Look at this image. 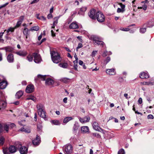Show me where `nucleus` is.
I'll use <instances>...</instances> for the list:
<instances>
[{"mask_svg": "<svg viewBox=\"0 0 154 154\" xmlns=\"http://www.w3.org/2000/svg\"><path fill=\"white\" fill-rule=\"evenodd\" d=\"M37 107L38 109V114L40 117L43 118L45 120L47 119L46 112L44 110V106L42 104H39L37 105Z\"/></svg>", "mask_w": 154, "mask_h": 154, "instance_id": "nucleus-1", "label": "nucleus"}, {"mask_svg": "<svg viewBox=\"0 0 154 154\" xmlns=\"http://www.w3.org/2000/svg\"><path fill=\"white\" fill-rule=\"evenodd\" d=\"M51 56L52 61L55 63H58L62 60L61 57L59 54L54 51L52 52Z\"/></svg>", "mask_w": 154, "mask_h": 154, "instance_id": "nucleus-2", "label": "nucleus"}, {"mask_svg": "<svg viewBox=\"0 0 154 154\" xmlns=\"http://www.w3.org/2000/svg\"><path fill=\"white\" fill-rule=\"evenodd\" d=\"M63 150L65 153L70 154L72 152V147L71 145L68 144L64 146Z\"/></svg>", "mask_w": 154, "mask_h": 154, "instance_id": "nucleus-3", "label": "nucleus"}, {"mask_svg": "<svg viewBox=\"0 0 154 154\" xmlns=\"http://www.w3.org/2000/svg\"><path fill=\"white\" fill-rule=\"evenodd\" d=\"M32 56L34 58V61L35 63H41L42 60L39 54L35 52L33 53Z\"/></svg>", "mask_w": 154, "mask_h": 154, "instance_id": "nucleus-4", "label": "nucleus"}, {"mask_svg": "<svg viewBox=\"0 0 154 154\" xmlns=\"http://www.w3.org/2000/svg\"><path fill=\"white\" fill-rule=\"evenodd\" d=\"M96 19L99 22H103L105 19L104 15L100 11H98L97 12Z\"/></svg>", "mask_w": 154, "mask_h": 154, "instance_id": "nucleus-5", "label": "nucleus"}, {"mask_svg": "<svg viewBox=\"0 0 154 154\" xmlns=\"http://www.w3.org/2000/svg\"><path fill=\"white\" fill-rule=\"evenodd\" d=\"M94 9H91L88 13V15L89 17L93 20L96 19L97 12Z\"/></svg>", "mask_w": 154, "mask_h": 154, "instance_id": "nucleus-6", "label": "nucleus"}, {"mask_svg": "<svg viewBox=\"0 0 154 154\" xmlns=\"http://www.w3.org/2000/svg\"><path fill=\"white\" fill-rule=\"evenodd\" d=\"M34 91V86L32 85H28L26 87V91L27 93H31Z\"/></svg>", "mask_w": 154, "mask_h": 154, "instance_id": "nucleus-7", "label": "nucleus"}, {"mask_svg": "<svg viewBox=\"0 0 154 154\" xmlns=\"http://www.w3.org/2000/svg\"><path fill=\"white\" fill-rule=\"evenodd\" d=\"M92 126L93 128L96 131H100V130H101L102 131H103V130L101 128L99 127L98 123L96 122H94L93 123Z\"/></svg>", "mask_w": 154, "mask_h": 154, "instance_id": "nucleus-8", "label": "nucleus"}, {"mask_svg": "<svg viewBox=\"0 0 154 154\" xmlns=\"http://www.w3.org/2000/svg\"><path fill=\"white\" fill-rule=\"evenodd\" d=\"M40 138L39 136L37 135L35 139L32 140L33 144L35 146L38 145L40 143Z\"/></svg>", "mask_w": 154, "mask_h": 154, "instance_id": "nucleus-9", "label": "nucleus"}, {"mask_svg": "<svg viewBox=\"0 0 154 154\" xmlns=\"http://www.w3.org/2000/svg\"><path fill=\"white\" fill-rule=\"evenodd\" d=\"M7 59L8 62L10 63H13L14 61V55L11 54H10L7 56Z\"/></svg>", "mask_w": 154, "mask_h": 154, "instance_id": "nucleus-10", "label": "nucleus"}, {"mask_svg": "<svg viewBox=\"0 0 154 154\" xmlns=\"http://www.w3.org/2000/svg\"><path fill=\"white\" fill-rule=\"evenodd\" d=\"M28 148L25 146L20 147L19 150L21 154H27L28 152Z\"/></svg>", "mask_w": 154, "mask_h": 154, "instance_id": "nucleus-11", "label": "nucleus"}, {"mask_svg": "<svg viewBox=\"0 0 154 154\" xmlns=\"http://www.w3.org/2000/svg\"><path fill=\"white\" fill-rule=\"evenodd\" d=\"M139 77L141 79H148L149 77V75L147 72H142L140 73Z\"/></svg>", "mask_w": 154, "mask_h": 154, "instance_id": "nucleus-12", "label": "nucleus"}, {"mask_svg": "<svg viewBox=\"0 0 154 154\" xmlns=\"http://www.w3.org/2000/svg\"><path fill=\"white\" fill-rule=\"evenodd\" d=\"M106 72L109 75H114L116 74V73L115 69L114 68L106 69Z\"/></svg>", "mask_w": 154, "mask_h": 154, "instance_id": "nucleus-13", "label": "nucleus"}, {"mask_svg": "<svg viewBox=\"0 0 154 154\" xmlns=\"http://www.w3.org/2000/svg\"><path fill=\"white\" fill-rule=\"evenodd\" d=\"M16 54L20 56L25 57L27 54V53L26 51L21 50L19 51L16 52Z\"/></svg>", "mask_w": 154, "mask_h": 154, "instance_id": "nucleus-14", "label": "nucleus"}, {"mask_svg": "<svg viewBox=\"0 0 154 154\" xmlns=\"http://www.w3.org/2000/svg\"><path fill=\"white\" fill-rule=\"evenodd\" d=\"M79 120L82 123H85L89 122L90 118L88 116H85L83 118H79Z\"/></svg>", "mask_w": 154, "mask_h": 154, "instance_id": "nucleus-15", "label": "nucleus"}, {"mask_svg": "<svg viewBox=\"0 0 154 154\" xmlns=\"http://www.w3.org/2000/svg\"><path fill=\"white\" fill-rule=\"evenodd\" d=\"M24 17L23 16H21L20 17L19 20L17 22L16 25L14 26L15 28L16 29L20 26L23 20Z\"/></svg>", "mask_w": 154, "mask_h": 154, "instance_id": "nucleus-16", "label": "nucleus"}, {"mask_svg": "<svg viewBox=\"0 0 154 154\" xmlns=\"http://www.w3.org/2000/svg\"><path fill=\"white\" fill-rule=\"evenodd\" d=\"M46 76L45 75H38L37 77H35V80L36 82L38 79H41L42 80H46Z\"/></svg>", "mask_w": 154, "mask_h": 154, "instance_id": "nucleus-17", "label": "nucleus"}, {"mask_svg": "<svg viewBox=\"0 0 154 154\" xmlns=\"http://www.w3.org/2000/svg\"><path fill=\"white\" fill-rule=\"evenodd\" d=\"M18 131L24 132L26 133H30L31 130L29 128L22 127Z\"/></svg>", "mask_w": 154, "mask_h": 154, "instance_id": "nucleus-18", "label": "nucleus"}, {"mask_svg": "<svg viewBox=\"0 0 154 154\" xmlns=\"http://www.w3.org/2000/svg\"><path fill=\"white\" fill-rule=\"evenodd\" d=\"M8 85L7 82L5 80H2L0 82V89H5Z\"/></svg>", "mask_w": 154, "mask_h": 154, "instance_id": "nucleus-19", "label": "nucleus"}, {"mask_svg": "<svg viewBox=\"0 0 154 154\" xmlns=\"http://www.w3.org/2000/svg\"><path fill=\"white\" fill-rule=\"evenodd\" d=\"M54 83V81L51 78H47L45 80V84L46 85H53Z\"/></svg>", "mask_w": 154, "mask_h": 154, "instance_id": "nucleus-20", "label": "nucleus"}, {"mask_svg": "<svg viewBox=\"0 0 154 154\" xmlns=\"http://www.w3.org/2000/svg\"><path fill=\"white\" fill-rule=\"evenodd\" d=\"M91 40L93 41L94 44H95V43L96 42H97V41L101 39L100 37L95 35H92L91 37Z\"/></svg>", "mask_w": 154, "mask_h": 154, "instance_id": "nucleus-21", "label": "nucleus"}, {"mask_svg": "<svg viewBox=\"0 0 154 154\" xmlns=\"http://www.w3.org/2000/svg\"><path fill=\"white\" fill-rule=\"evenodd\" d=\"M87 9V8L85 6L82 7L80 8V10L78 12V14L80 15H83Z\"/></svg>", "mask_w": 154, "mask_h": 154, "instance_id": "nucleus-22", "label": "nucleus"}, {"mask_svg": "<svg viewBox=\"0 0 154 154\" xmlns=\"http://www.w3.org/2000/svg\"><path fill=\"white\" fill-rule=\"evenodd\" d=\"M69 28L71 29H76L79 28V26L76 23L72 22L69 25Z\"/></svg>", "mask_w": 154, "mask_h": 154, "instance_id": "nucleus-23", "label": "nucleus"}, {"mask_svg": "<svg viewBox=\"0 0 154 154\" xmlns=\"http://www.w3.org/2000/svg\"><path fill=\"white\" fill-rule=\"evenodd\" d=\"M9 150L11 153H13L16 152V148L14 146H11L9 147Z\"/></svg>", "mask_w": 154, "mask_h": 154, "instance_id": "nucleus-24", "label": "nucleus"}, {"mask_svg": "<svg viewBox=\"0 0 154 154\" xmlns=\"http://www.w3.org/2000/svg\"><path fill=\"white\" fill-rule=\"evenodd\" d=\"M81 131L83 133H86L89 131V128L88 126H82L81 128Z\"/></svg>", "mask_w": 154, "mask_h": 154, "instance_id": "nucleus-25", "label": "nucleus"}, {"mask_svg": "<svg viewBox=\"0 0 154 154\" xmlns=\"http://www.w3.org/2000/svg\"><path fill=\"white\" fill-rule=\"evenodd\" d=\"M23 94V93L22 91H19L17 92L16 95V97L17 98H20Z\"/></svg>", "mask_w": 154, "mask_h": 154, "instance_id": "nucleus-26", "label": "nucleus"}, {"mask_svg": "<svg viewBox=\"0 0 154 154\" xmlns=\"http://www.w3.org/2000/svg\"><path fill=\"white\" fill-rule=\"evenodd\" d=\"M90 136L92 138L96 137L97 138H100L101 137L100 135L97 133H91L90 134Z\"/></svg>", "mask_w": 154, "mask_h": 154, "instance_id": "nucleus-27", "label": "nucleus"}, {"mask_svg": "<svg viewBox=\"0 0 154 154\" xmlns=\"http://www.w3.org/2000/svg\"><path fill=\"white\" fill-rule=\"evenodd\" d=\"M73 118L71 117H67L64 118L63 120V123L65 124L67 123L70 121L72 120Z\"/></svg>", "mask_w": 154, "mask_h": 154, "instance_id": "nucleus-28", "label": "nucleus"}, {"mask_svg": "<svg viewBox=\"0 0 154 154\" xmlns=\"http://www.w3.org/2000/svg\"><path fill=\"white\" fill-rule=\"evenodd\" d=\"M144 25L147 27L151 28L153 26L154 24L153 23L152 21H149L148 22L145 23L144 24Z\"/></svg>", "mask_w": 154, "mask_h": 154, "instance_id": "nucleus-29", "label": "nucleus"}, {"mask_svg": "<svg viewBox=\"0 0 154 154\" xmlns=\"http://www.w3.org/2000/svg\"><path fill=\"white\" fill-rule=\"evenodd\" d=\"M16 29V28H15L14 27H10L7 30L5 29V30L4 32L6 31V32L7 33V34H8V35H9V34H8V33L9 32H14L15 29Z\"/></svg>", "mask_w": 154, "mask_h": 154, "instance_id": "nucleus-30", "label": "nucleus"}, {"mask_svg": "<svg viewBox=\"0 0 154 154\" xmlns=\"http://www.w3.org/2000/svg\"><path fill=\"white\" fill-rule=\"evenodd\" d=\"M71 79L67 78H62L60 79V81L64 83H68L70 82Z\"/></svg>", "mask_w": 154, "mask_h": 154, "instance_id": "nucleus-31", "label": "nucleus"}, {"mask_svg": "<svg viewBox=\"0 0 154 154\" xmlns=\"http://www.w3.org/2000/svg\"><path fill=\"white\" fill-rule=\"evenodd\" d=\"M154 82H141V84L144 85H152L154 84Z\"/></svg>", "mask_w": 154, "mask_h": 154, "instance_id": "nucleus-32", "label": "nucleus"}, {"mask_svg": "<svg viewBox=\"0 0 154 154\" xmlns=\"http://www.w3.org/2000/svg\"><path fill=\"white\" fill-rule=\"evenodd\" d=\"M58 65L61 67L63 68H66L68 67V64L67 63H61L59 64Z\"/></svg>", "mask_w": 154, "mask_h": 154, "instance_id": "nucleus-33", "label": "nucleus"}, {"mask_svg": "<svg viewBox=\"0 0 154 154\" xmlns=\"http://www.w3.org/2000/svg\"><path fill=\"white\" fill-rule=\"evenodd\" d=\"M59 17H57L54 18V20L53 22V25L51 26L52 28H53L55 27V26L58 23V20Z\"/></svg>", "mask_w": 154, "mask_h": 154, "instance_id": "nucleus-34", "label": "nucleus"}, {"mask_svg": "<svg viewBox=\"0 0 154 154\" xmlns=\"http://www.w3.org/2000/svg\"><path fill=\"white\" fill-rule=\"evenodd\" d=\"M39 27L38 26H35L32 27L29 29V30L31 31H38L39 30Z\"/></svg>", "mask_w": 154, "mask_h": 154, "instance_id": "nucleus-35", "label": "nucleus"}, {"mask_svg": "<svg viewBox=\"0 0 154 154\" xmlns=\"http://www.w3.org/2000/svg\"><path fill=\"white\" fill-rule=\"evenodd\" d=\"M29 29L26 27H25L23 30V34L25 35H29V32L30 31Z\"/></svg>", "mask_w": 154, "mask_h": 154, "instance_id": "nucleus-36", "label": "nucleus"}, {"mask_svg": "<svg viewBox=\"0 0 154 154\" xmlns=\"http://www.w3.org/2000/svg\"><path fill=\"white\" fill-rule=\"evenodd\" d=\"M13 48L9 46L6 47H5V50L6 52H11L13 51Z\"/></svg>", "mask_w": 154, "mask_h": 154, "instance_id": "nucleus-37", "label": "nucleus"}, {"mask_svg": "<svg viewBox=\"0 0 154 154\" xmlns=\"http://www.w3.org/2000/svg\"><path fill=\"white\" fill-rule=\"evenodd\" d=\"M9 124H6L4 125L3 128H4V130L6 132L8 133L9 131Z\"/></svg>", "mask_w": 154, "mask_h": 154, "instance_id": "nucleus-38", "label": "nucleus"}, {"mask_svg": "<svg viewBox=\"0 0 154 154\" xmlns=\"http://www.w3.org/2000/svg\"><path fill=\"white\" fill-rule=\"evenodd\" d=\"M51 123L52 124L55 125H59L60 124V123L58 120H53L51 121Z\"/></svg>", "mask_w": 154, "mask_h": 154, "instance_id": "nucleus-39", "label": "nucleus"}, {"mask_svg": "<svg viewBox=\"0 0 154 154\" xmlns=\"http://www.w3.org/2000/svg\"><path fill=\"white\" fill-rule=\"evenodd\" d=\"M15 148H16V150L17 149H20V147H21L22 146V145L21 143L20 142H17L15 146Z\"/></svg>", "mask_w": 154, "mask_h": 154, "instance_id": "nucleus-40", "label": "nucleus"}, {"mask_svg": "<svg viewBox=\"0 0 154 154\" xmlns=\"http://www.w3.org/2000/svg\"><path fill=\"white\" fill-rule=\"evenodd\" d=\"M26 59L29 62L32 61L33 60V56L31 55H28L26 57Z\"/></svg>", "mask_w": 154, "mask_h": 154, "instance_id": "nucleus-41", "label": "nucleus"}, {"mask_svg": "<svg viewBox=\"0 0 154 154\" xmlns=\"http://www.w3.org/2000/svg\"><path fill=\"white\" fill-rule=\"evenodd\" d=\"M78 61H73L74 63V68L75 70L76 71H78V65H77Z\"/></svg>", "mask_w": 154, "mask_h": 154, "instance_id": "nucleus-42", "label": "nucleus"}, {"mask_svg": "<svg viewBox=\"0 0 154 154\" xmlns=\"http://www.w3.org/2000/svg\"><path fill=\"white\" fill-rule=\"evenodd\" d=\"M26 100H31L33 101H35L36 100L35 98L33 96H29L26 98Z\"/></svg>", "mask_w": 154, "mask_h": 154, "instance_id": "nucleus-43", "label": "nucleus"}, {"mask_svg": "<svg viewBox=\"0 0 154 154\" xmlns=\"http://www.w3.org/2000/svg\"><path fill=\"white\" fill-rule=\"evenodd\" d=\"M97 42H96L95 43V44H94L95 45H102V46H103L104 43L103 41H100V40H99L98 41H97Z\"/></svg>", "mask_w": 154, "mask_h": 154, "instance_id": "nucleus-44", "label": "nucleus"}, {"mask_svg": "<svg viewBox=\"0 0 154 154\" xmlns=\"http://www.w3.org/2000/svg\"><path fill=\"white\" fill-rule=\"evenodd\" d=\"M5 141V139L3 137H0V145H2Z\"/></svg>", "mask_w": 154, "mask_h": 154, "instance_id": "nucleus-45", "label": "nucleus"}, {"mask_svg": "<svg viewBox=\"0 0 154 154\" xmlns=\"http://www.w3.org/2000/svg\"><path fill=\"white\" fill-rule=\"evenodd\" d=\"M79 128V126L77 123H75L73 126V129L74 131L77 130Z\"/></svg>", "mask_w": 154, "mask_h": 154, "instance_id": "nucleus-46", "label": "nucleus"}, {"mask_svg": "<svg viewBox=\"0 0 154 154\" xmlns=\"http://www.w3.org/2000/svg\"><path fill=\"white\" fill-rule=\"evenodd\" d=\"M3 152L4 154H11L9 151H8L7 148H5L3 149Z\"/></svg>", "mask_w": 154, "mask_h": 154, "instance_id": "nucleus-47", "label": "nucleus"}, {"mask_svg": "<svg viewBox=\"0 0 154 154\" xmlns=\"http://www.w3.org/2000/svg\"><path fill=\"white\" fill-rule=\"evenodd\" d=\"M4 32H1L0 33V42H3L4 40L2 39V36L4 33Z\"/></svg>", "mask_w": 154, "mask_h": 154, "instance_id": "nucleus-48", "label": "nucleus"}, {"mask_svg": "<svg viewBox=\"0 0 154 154\" xmlns=\"http://www.w3.org/2000/svg\"><path fill=\"white\" fill-rule=\"evenodd\" d=\"M125 152L124 150L123 149H120L118 152V154H125Z\"/></svg>", "mask_w": 154, "mask_h": 154, "instance_id": "nucleus-49", "label": "nucleus"}, {"mask_svg": "<svg viewBox=\"0 0 154 154\" xmlns=\"http://www.w3.org/2000/svg\"><path fill=\"white\" fill-rule=\"evenodd\" d=\"M125 11V10H123L122 8H118L117 10V12L119 13H123Z\"/></svg>", "mask_w": 154, "mask_h": 154, "instance_id": "nucleus-50", "label": "nucleus"}, {"mask_svg": "<svg viewBox=\"0 0 154 154\" xmlns=\"http://www.w3.org/2000/svg\"><path fill=\"white\" fill-rule=\"evenodd\" d=\"M146 31V28H141L140 29V32L141 33H144Z\"/></svg>", "mask_w": 154, "mask_h": 154, "instance_id": "nucleus-51", "label": "nucleus"}, {"mask_svg": "<svg viewBox=\"0 0 154 154\" xmlns=\"http://www.w3.org/2000/svg\"><path fill=\"white\" fill-rule=\"evenodd\" d=\"M110 60V58L109 57H108L104 60L106 64H107Z\"/></svg>", "mask_w": 154, "mask_h": 154, "instance_id": "nucleus-52", "label": "nucleus"}, {"mask_svg": "<svg viewBox=\"0 0 154 154\" xmlns=\"http://www.w3.org/2000/svg\"><path fill=\"white\" fill-rule=\"evenodd\" d=\"M120 29L121 30L124 31H128L130 30L128 28H121Z\"/></svg>", "mask_w": 154, "mask_h": 154, "instance_id": "nucleus-53", "label": "nucleus"}, {"mask_svg": "<svg viewBox=\"0 0 154 154\" xmlns=\"http://www.w3.org/2000/svg\"><path fill=\"white\" fill-rule=\"evenodd\" d=\"M119 5H120V6L121 7V8L123 9V10H125V5L122 4L121 3H119Z\"/></svg>", "mask_w": 154, "mask_h": 154, "instance_id": "nucleus-54", "label": "nucleus"}, {"mask_svg": "<svg viewBox=\"0 0 154 154\" xmlns=\"http://www.w3.org/2000/svg\"><path fill=\"white\" fill-rule=\"evenodd\" d=\"M83 47V45L82 43H79L77 47L76 48L77 51L78 49L82 48Z\"/></svg>", "mask_w": 154, "mask_h": 154, "instance_id": "nucleus-55", "label": "nucleus"}, {"mask_svg": "<svg viewBox=\"0 0 154 154\" xmlns=\"http://www.w3.org/2000/svg\"><path fill=\"white\" fill-rule=\"evenodd\" d=\"M97 52V51H93L92 54H91V56L92 57H94L95 56Z\"/></svg>", "mask_w": 154, "mask_h": 154, "instance_id": "nucleus-56", "label": "nucleus"}, {"mask_svg": "<svg viewBox=\"0 0 154 154\" xmlns=\"http://www.w3.org/2000/svg\"><path fill=\"white\" fill-rule=\"evenodd\" d=\"M147 119H153L154 116L152 115L149 114L147 116Z\"/></svg>", "mask_w": 154, "mask_h": 154, "instance_id": "nucleus-57", "label": "nucleus"}, {"mask_svg": "<svg viewBox=\"0 0 154 154\" xmlns=\"http://www.w3.org/2000/svg\"><path fill=\"white\" fill-rule=\"evenodd\" d=\"M8 3H9L8 2H7L4 4L0 5V9H1L2 8H4V7H5L6 6H7V5H8Z\"/></svg>", "mask_w": 154, "mask_h": 154, "instance_id": "nucleus-58", "label": "nucleus"}, {"mask_svg": "<svg viewBox=\"0 0 154 154\" xmlns=\"http://www.w3.org/2000/svg\"><path fill=\"white\" fill-rule=\"evenodd\" d=\"M9 127L11 128H13L15 126V125L14 123H11L10 125L9 124Z\"/></svg>", "mask_w": 154, "mask_h": 154, "instance_id": "nucleus-59", "label": "nucleus"}, {"mask_svg": "<svg viewBox=\"0 0 154 154\" xmlns=\"http://www.w3.org/2000/svg\"><path fill=\"white\" fill-rule=\"evenodd\" d=\"M39 0H33V1L31 2L30 4H33L35 3H37Z\"/></svg>", "mask_w": 154, "mask_h": 154, "instance_id": "nucleus-60", "label": "nucleus"}, {"mask_svg": "<svg viewBox=\"0 0 154 154\" xmlns=\"http://www.w3.org/2000/svg\"><path fill=\"white\" fill-rule=\"evenodd\" d=\"M52 17V15L51 13H50L47 16V18L48 19H50Z\"/></svg>", "mask_w": 154, "mask_h": 154, "instance_id": "nucleus-61", "label": "nucleus"}, {"mask_svg": "<svg viewBox=\"0 0 154 154\" xmlns=\"http://www.w3.org/2000/svg\"><path fill=\"white\" fill-rule=\"evenodd\" d=\"M108 52L107 51H105L103 53V56L104 57H105L108 55Z\"/></svg>", "mask_w": 154, "mask_h": 154, "instance_id": "nucleus-62", "label": "nucleus"}, {"mask_svg": "<svg viewBox=\"0 0 154 154\" xmlns=\"http://www.w3.org/2000/svg\"><path fill=\"white\" fill-rule=\"evenodd\" d=\"M77 38L81 42H82L83 40L82 38V36H78L77 37Z\"/></svg>", "mask_w": 154, "mask_h": 154, "instance_id": "nucleus-63", "label": "nucleus"}, {"mask_svg": "<svg viewBox=\"0 0 154 154\" xmlns=\"http://www.w3.org/2000/svg\"><path fill=\"white\" fill-rule=\"evenodd\" d=\"M142 9L144 10H146L147 8V6L146 5H144L142 7Z\"/></svg>", "mask_w": 154, "mask_h": 154, "instance_id": "nucleus-64", "label": "nucleus"}]
</instances>
